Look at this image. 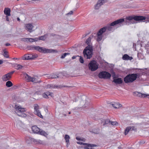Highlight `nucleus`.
Here are the masks:
<instances>
[{
  "label": "nucleus",
  "instance_id": "f257e3e1",
  "mask_svg": "<svg viewBox=\"0 0 149 149\" xmlns=\"http://www.w3.org/2000/svg\"><path fill=\"white\" fill-rule=\"evenodd\" d=\"M29 50H35L38 51L40 53H48L57 52L56 50L50 49L41 47L38 46L31 45L27 47Z\"/></svg>",
  "mask_w": 149,
  "mask_h": 149
},
{
  "label": "nucleus",
  "instance_id": "f03ea898",
  "mask_svg": "<svg viewBox=\"0 0 149 149\" xmlns=\"http://www.w3.org/2000/svg\"><path fill=\"white\" fill-rule=\"evenodd\" d=\"M139 75L138 73L129 74L124 78V81L126 83H132L135 81L138 77H139Z\"/></svg>",
  "mask_w": 149,
  "mask_h": 149
},
{
  "label": "nucleus",
  "instance_id": "7ed1b4c3",
  "mask_svg": "<svg viewBox=\"0 0 149 149\" xmlns=\"http://www.w3.org/2000/svg\"><path fill=\"white\" fill-rule=\"evenodd\" d=\"M83 53L84 57L87 59L91 58L93 54V47L91 45H88L84 49Z\"/></svg>",
  "mask_w": 149,
  "mask_h": 149
},
{
  "label": "nucleus",
  "instance_id": "20e7f679",
  "mask_svg": "<svg viewBox=\"0 0 149 149\" xmlns=\"http://www.w3.org/2000/svg\"><path fill=\"white\" fill-rule=\"evenodd\" d=\"M141 17H139V16H130L127 17L125 20V24L129 25L131 24H134L135 23V21H140V19H141Z\"/></svg>",
  "mask_w": 149,
  "mask_h": 149
},
{
  "label": "nucleus",
  "instance_id": "39448f33",
  "mask_svg": "<svg viewBox=\"0 0 149 149\" xmlns=\"http://www.w3.org/2000/svg\"><path fill=\"white\" fill-rule=\"evenodd\" d=\"M15 108L16 109L15 112L16 113H18L17 115L18 116L22 117L26 116V114L23 113L26 111L24 108H22L20 106H18L17 105H15Z\"/></svg>",
  "mask_w": 149,
  "mask_h": 149
},
{
  "label": "nucleus",
  "instance_id": "423d86ee",
  "mask_svg": "<svg viewBox=\"0 0 149 149\" xmlns=\"http://www.w3.org/2000/svg\"><path fill=\"white\" fill-rule=\"evenodd\" d=\"M98 64L94 60L90 61L88 64L89 69L92 71H95L98 68Z\"/></svg>",
  "mask_w": 149,
  "mask_h": 149
},
{
  "label": "nucleus",
  "instance_id": "0eeeda50",
  "mask_svg": "<svg viewBox=\"0 0 149 149\" xmlns=\"http://www.w3.org/2000/svg\"><path fill=\"white\" fill-rule=\"evenodd\" d=\"M32 131L35 133H37L44 136L47 135V134L44 131L42 130L37 127L36 126H33L32 127Z\"/></svg>",
  "mask_w": 149,
  "mask_h": 149
},
{
  "label": "nucleus",
  "instance_id": "6e6552de",
  "mask_svg": "<svg viewBox=\"0 0 149 149\" xmlns=\"http://www.w3.org/2000/svg\"><path fill=\"white\" fill-rule=\"evenodd\" d=\"M98 76L101 79H109L111 77V74L110 73L106 71H102L99 73Z\"/></svg>",
  "mask_w": 149,
  "mask_h": 149
},
{
  "label": "nucleus",
  "instance_id": "1a4fd4ad",
  "mask_svg": "<svg viewBox=\"0 0 149 149\" xmlns=\"http://www.w3.org/2000/svg\"><path fill=\"white\" fill-rule=\"evenodd\" d=\"M24 76L28 81H31L35 83H39L41 82V80L37 81L36 78L34 77H32L26 73H25L24 74Z\"/></svg>",
  "mask_w": 149,
  "mask_h": 149
},
{
  "label": "nucleus",
  "instance_id": "9d476101",
  "mask_svg": "<svg viewBox=\"0 0 149 149\" xmlns=\"http://www.w3.org/2000/svg\"><path fill=\"white\" fill-rule=\"evenodd\" d=\"M125 21L124 18H121L119 19H117L114 21L113 22L111 23V26H115L117 24H118L120 26H121L123 25L122 23Z\"/></svg>",
  "mask_w": 149,
  "mask_h": 149
},
{
  "label": "nucleus",
  "instance_id": "9b49d317",
  "mask_svg": "<svg viewBox=\"0 0 149 149\" xmlns=\"http://www.w3.org/2000/svg\"><path fill=\"white\" fill-rule=\"evenodd\" d=\"M108 0H98L97 3L95 6V9H98L101 6L107 2Z\"/></svg>",
  "mask_w": 149,
  "mask_h": 149
},
{
  "label": "nucleus",
  "instance_id": "f8f14e48",
  "mask_svg": "<svg viewBox=\"0 0 149 149\" xmlns=\"http://www.w3.org/2000/svg\"><path fill=\"white\" fill-rule=\"evenodd\" d=\"M113 82H114L116 85L121 84L123 83V80L120 78H116V77L114 74L113 77Z\"/></svg>",
  "mask_w": 149,
  "mask_h": 149
},
{
  "label": "nucleus",
  "instance_id": "ddd939ff",
  "mask_svg": "<svg viewBox=\"0 0 149 149\" xmlns=\"http://www.w3.org/2000/svg\"><path fill=\"white\" fill-rule=\"evenodd\" d=\"M36 57V56L34 55H33L32 54H27L24 55V59L31 60L33 59Z\"/></svg>",
  "mask_w": 149,
  "mask_h": 149
},
{
  "label": "nucleus",
  "instance_id": "4468645a",
  "mask_svg": "<svg viewBox=\"0 0 149 149\" xmlns=\"http://www.w3.org/2000/svg\"><path fill=\"white\" fill-rule=\"evenodd\" d=\"M26 29L28 31L31 32L33 31L32 29L33 27V26L31 24H27L25 25Z\"/></svg>",
  "mask_w": 149,
  "mask_h": 149
},
{
  "label": "nucleus",
  "instance_id": "2eb2a0df",
  "mask_svg": "<svg viewBox=\"0 0 149 149\" xmlns=\"http://www.w3.org/2000/svg\"><path fill=\"white\" fill-rule=\"evenodd\" d=\"M135 93L139 97H148V98H149V95L142 94L137 92H135Z\"/></svg>",
  "mask_w": 149,
  "mask_h": 149
},
{
  "label": "nucleus",
  "instance_id": "dca6fc26",
  "mask_svg": "<svg viewBox=\"0 0 149 149\" xmlns=\"http://www.w3.org/2000/svg\"><path fill=\"white\" fill-rule=\"evenodd\" d=\"M11 78L10 76L8 73L3 75L2 77V79L3 81H6L9 80Z\"/></svg>",
  "mask_w": 149,
  "mask_h": 149
},
{
  "label": "nucleus",
  "instance_id": "f3484780",
  "mask_svg": "<svg viewBox=\"0 0 149 149\" xmlns=\"http://www.w3.org/2000/svg\"><path fill=\"white\" fill-rule=\"evenodd\" d=\"M122 58L125 60H131L133 59V57L132 56H130L127 54H124Z\"/></svg>",
  "mask_w": 149,
  "mask_h": 149
},
{
  "label": "nucleus",
  "instance_id": "a211bd4d",
  "mask_svg": "<svg viewBox=\"0 0 149 149\" xmlns=\"http://www.w3.org/2000/svg\"><path fill=\"white\" fill-rule=\"evenodd\" d=\"M10 9L8 8H5L4 10V13L6 15H10Z\"/></svg>",
  "mask_w": 149,
  "mask_h": 149
},
{
  "label": "nucleus",
  "instance_id": "6ab92c4d",
  "mask_svg": "<svg viewBox=\"0 0 149 149\" xmlns=\"http://www.w3.org/2000/svg\"><path fill=\"white\" fill-rule=\"evenodd\" d=\"M111 105L115 108L118 109L122 106L121 104L119 103H114L111 104Z\"/></svg>",
  "mask_w": 149,
  "mask_h": 149
},
{
  "label": "nucleus",
  "instance_id": "aec40b11",
  "mask_svg": "<svg viewBox=\"0 0 149 149\" xmlns=\"http://www.w3.org/2000/svg\"><path fill=\"white\" fill-rule=\"evenodd\" d=\"M111 26V24L105 27H103L104 28H105V31L106 30H107L109 31H113V28L112 26Z\"/></svg>",
  "mask_w": 149,
  "mask_h": 149
},
{
  "label": "nucleus",
  "instance_id": "412c9836",
  "mask_svg": "<svg viewBox=\"0 0 149 149\" xmlns=\"http://www.w3.org/2000/svg\"><path fill=\"white\" fill-rule=\"evenodd\" d=\"M105 31V28H102L101 29L98 31L97 35H102V34Z\"/></svg>",
  "mask_w": 149,
  "mask_h": 149
},
{
  "label": "nucleus",
  "instance_id": "4be33fe9",
  "mask_svg": "<svg viewBox=\"0 0 149 149\" xmlns=\"http://www.w3.org/2000/svg\"><path fill=\"white\" fill-rule=\"evenodd\" d=\"M70 138L69 136L67 135V134H65V141L67 143V147H68V143H69V139Z\"/></svg>",
  "mask_w": 149,
  "mask_h": 149
},
{
  "label": "nucleus",
  "instance_id": "5701e85b",
  "mask_svg": "<svg viewBox=\"0 0 149 149\" xmlns=\"http://www.w3.org/2000/svg\"><path fill=\"white\" fill-rule=\"evenodd\" d=\"M50 78L52 79H56L57 78H58L59 76L58 75L54 73H53L51 74L50 75Z\"/></svg>",
  "mask_w": 149,
  "mask_h": 149
},
{
  "label": "nucleus",
  "instance_id": "b1692460",
  "mask_svg": "<svg viewBox=\"0 0 149 149\" xmlns=\"http://www.w3.org/2000/svg\"><path fill=\"white\" fill-rule=\"evenodd\" d=\"M34 113L36 115L38 116V117H40V118H43V116L42 115L41 113H40V111L39 110L38 111H37L34 112Z\"/></svg>",
  "mask_w": 149,
  "mask_h": 149
},
{
  "label": "nucleus",
  "instance_id": "393cba45",
  "mask_svg": "<svg viewBox=\"0 0 149 149\" xmlns=\"http://www.w3.org/2000/svg\"><path fill=\"white\" fill-rule=\"evenodd\" d=\"M34 113L37 111H38L39 110V106L37 104H35L34 106Z\"/></svg>",
  "mask_w": 149,
  "mask_h": 149
},
{
  "label": "nucleus",
  "instance_id": "a878e982",
  "mask_svg": "<svg viewBox=\"0 0 149 149\" xmlns=\"http://www.w3.org/2000/svg\"><path fill=\"white\" fill-rule=\"evenodd\" d=\"M139 17H141V19H140V21L145 20L146 19L149 20V15H147L146 16H139Z\"/></svg>",
  "mask_w": 149,
  "mask_h": 149
},
{
  "label": "nucleus",
  "instance_id": "bb28decb",
  "mask_svg": "<svg viewBox=\"0 0 149 149\" xmlns=\"http://www.w3.org/2000/svg\"><path fill=\"white\" fill-rule=\"evenodd\" d=\"M15 68L17 70L20 69L22 68L23 66L21 65L16 64L15 65Z\"/></svg>",
  "mask_w": 149,
  "mask_h": 149
},
{
  "label": "nucleus",
  "instance_id": "cd10ccee",
  "mask_svg": "<svg viewBox=\"0 0 149 149\" xmlns=\"http://www.w3.org/2000/svg\"><path fill=\"white\" fill-rule=\"evenodd\" d=\"M13 85L12 82L10 81H8L6 82V85L7 87H10L12 86Z\"/></svg>",
  "mask_w": 149,
  "mask_h": 149
},
{
  "label": "nucleus",
  "instance_id": "c85d7f7f",
  "mask_svg": "<svg viewBox=\"0 0 149 149\" xmlns=\"http://www.w3.org/2000/svg\"><path fill=\"white\" fill-rule=\"evenodd\" d=\"M131 130V128L130 127H127L125 130V134L126 135Z\"/></svg>",
  "mask_w": 149,
  "mask_h": 149
},
{
  "label": "nucleus",
  "instance_id": "c756f323",
  "mask_svg": "<svg viewBox=\"0 0 149 149\" xmlns=\"http://www.w3.org/2000/svg\"><path fill=\"white\" fill-rule=\"evenodd\" d=\"M91 37H89L86 40V43L87 44V45H90V43L91 41Z\"/></svg>",
  "mask_w": 149,
  "mask_h": 149
},
{
  "label": "nucleus",
  "instance_id": "7c9ffc66",
  "mask_svg": "<svg viewBox=\"0 0 149 149\" xmlns=\"http://www.w3.org/2000/svg\"><path fill=\"white\" fill-rule=\"evenodd\" d=\"M46 38L45 37V35L41 36L38 37V40H44Z\"/></svg>",
  "mask_w": 149,
  "mask_h": 149
},
{
  "label": "nucleus",
  "instance_id": "2f4dec72",
  "mask_svg": "<svg viewBox=\"0 0 149 149\" xmlns=\"http://www.w3.org/2000/svg\"><path fill=\"white\" fill-rule=\"evenodd\" d=\"M111 121L109 119H106L105 120L104 123V125L105 124H110Z\"/></svg>",
  "mask_w": 149,
  "mask_h": 149
},
{
  "label": "nucleus",
  "instance_id": "473e14b6",
  "mask_svg": "<svg viewBox=\"0 0 149 149\" xmlns=\"http://www.w3.org/2000/svg\"><path fill=\"white\" fill-rule=\"evenodd\" d=\"M97 40L98 41H100L102 38V35H97Z\"/></svg>",
  "mask_w": 149,
  "mask_h": 149
},
{
  "label": "nucleus",
  "instance_id": "72a5a7b5",
  "mask_svg": "<svg viewBox=\"0 0 149 149\" xmlns=\"http://www.w3.org/2000/svg\"><path fill=\"white\" fill-rule=\"evenodd\" d=\"M8 52L7 51H4V54L3 56H4L6 58H8L9 56L8 55Z\"/></svg>",
  "mask_w": 149,
  "mask_h": 149
},
{
  "label": "nucleus",
  "instance_id": "f704fd0d",
  "mask_svg": "<svg viewBox=\"0 0 149 149\" xmlns=\"http://www.w3.org/2000/svg\"><path fill=\"white\" fill-rule=\"evenodd\" d=\"M45 87L46 88H53V86H52L51 84H48L46 85Z\"/></svg>",
  "mask_w": 149,
  "mask_h": 149
},
{
  "label": "nucleus",
  "instance_id": "c9c22d12",
  "mask_svg": "<svg viewBox=\"0 0 149 149\" xmlns=\"http://www.w3.org/2000/svg\"><path fill=\"white\" fill-rule=\"evenodd\" d=\"M110 124L113 125H116L118 124V123L116 121H111Z\"/></svg>",
  "mask_w": 149,
  "mask_h": 149
},
{
  "label": "nucleus",
  "instance_id": "e433bc0d",
  "mask_svg": "<svg viewBox=\"0 0 149 149\" xmlns=\"http://www.w3.org/2000/svg\"><path fill=\"white\" fill-rule=\"evenodd\" d=\"M42 97L45 98H48L49 97H47V94L45 92L43 93L42 94Z\"/></svg>",
  "mask_w": 149,
  "mask_h": 149
},
{
  "label": "nucleus",
  "instance_id": "4c0bfd02",
  "mask_svg": "<svg viewBox=\"0 0 149 149\" xmlns=\"http://www.w3.org/2000/svg\"><path fill=\"white\" fill-rule=\"evenodd\" d=\"M79 61L81 63H83L84 62V61L83 59V58L81 56H80V58L79 59Z\"/></svg>",
  "mask_w": 149,
  "mask_h": 149
},
{
  "label": "nucleus",
  "instance_id": "58836bf2",
  "mask_svg": "<svg viewBox=\"0 0 149 149\" xmlns=\"http://www.w3.org/2000/svg\"><path fill=\"white\" fill-rule=\"evenodd\" d=\"M28 41L31 42H33L35 41L34 39L32 38H28Z\"/></svg>",
  "mask_w": 149,
  "mask_h": 149
},
{
  "label": "nucleus",
  "instance_id": "ea45409f",
  "mask_svg": "<svg viewBox=\"0 0 149 149\" xmlns=\"http://www.w3.org/2000/svg\"><path fill=\"white\" fill-rule=\"evenodd\" d=\"M130 128H131V130L130 131H132V130H136V128L133 126H130Z\"/></svg>",
  "mask_w": 149,
  "mask_h": 149
},
{
  "label": "nucleus",
  "instance_id": "a19ab883",
  "mask_svg": "<svg viewBox=\"0 0 149 149\" xmlns=\"http://www.w3.org/2000/svg\"><path fill=\"white\" fill-rule=\"evenodd\" d=\"M45 92L47 94V97H48L49 95L51 96V94H52V93H51L49 91H47Z\"/></svg>",
  "mask_w": 149,
  "mask_h": 149
},
{
  "label": "nucleus",
  "instance_id": "79ce46f5",
  "mask_svg": "<svg viewBox=\"0 0 149 149\" xmlns=\"http://www.w3.org/2000/svg\"><path fill=\"white\" fill-rule=\"evenodd\" d=\"M28 38H23L21 39V40L24 41H28Z\"/></svg>",
  "mask_w": 149,
  "mask_h": 149
},
{
  "label": "nucleus",
  "instance_id": "37998d69",
  "mask_svg": "<svg viewBox=\"0 0 149 149\" xmlns=\"http://www.w3.org/2000/svg\"><path fill=\"white\" fill-rule=\"evenodd\" d=\"M66 56V53H64L63 54L62 56L61 57V58H65V56Z\"/></svg>",
  "mask_w": 149,
  "mask_h": 149
},
{
  "label": "nucleus",
  "instance_id": "c03bdc74",
  "mask_svg": "<svg viewBox=\"0 0 149 149\" xmlns=\"http://www.w3.org/2000/svg\"><path fill=\"white\" fill-rule=\"evenodd\" d=\"M14 72H15L14 71H12L8 73V74H9V75L11 77V75Z\"/></svg>",
  "mask_w": 149,
  "mask_h": 149
},
{
  "label": "nucleus",
  "instance_id": "a18cd8bd",
  "mask_svg": "<svg viewBox=\"0 0 149 149\" xmlns=\"http://www.w3.org/2000/svg\"><path fill=\"white\" fill-rule=\"evenodd\" d=\"M77 144H81V145L83 144L84 145H85V144L86 145H87V143H83L81 142H77Z\"/></svg>",
  "mask_w": 149,
  "mask_h": 149
},
{
  "label": "nucleus",
  "instance_id": "49530a36",
  "mask_svg": "<svg viewBox=\"0 0 149 149\" xmlns=\"http://www.w3.org/2000/svg\"><path fill=\"white\" fill-rule=\"evenodd\" d=\"M73 13V11L72 10L70 12L67 14V15H70L72 14Z\"/></svg>",
  "mask_w": 149,
  "mask_h": 149
},
{
  "label": "nucleus",
  "instance_id": "de8ad7c7",
  "mask_svg": "<svg viewBox=\"0 0 149 149\" xmlns=\"http://www.w3.org/2000/svg\"><path fill=\"white\" fill-rule=\"evenodd\" d=\"M10 15H6V20L8 21H9V18H8V16H10Z\"/></svg>",
  "mask_w": 149,
  "mask_h": 149
},
{
  "label": "nucleus",
  "instance_id": "09e8293b",
  "mask_svg": "<svg viewBox=\"0 0 149 149\" xmlns=\"http://www.w3.org/2000/svg\"><path fill=\"white\" fill-rule=\"evenodd\" d=\"M77 57H79V56H73L72 57V59H75Z\"/></svg>",
  "mask_w": 149,
  "mask_h": 149
},
{
  "label": "nucleus",
  "instance_id": "8fccbe9b",
  "mask_svg": "<svg viewBox=\"0 0 149 149\" xmlns=\"http://www.w3.org/2000/svg\"><path fill=\"white\" fill-rule=\"evenodd\" d=\"M76 139L77 140H78V141H82V140L81 139L79 138L78 137H77L76 138Z\"/></svg>",
  "mask_w": 149,
  "mask_h": 149
},
{
  "label": "nucleus",
  "instance_id": "3c124183",
  "mask_svg": "<svg viewBox=\"0 0 149 149\" xmlns=\"http://www.w3.org/2000/svg\"><path fill=\"white\" fill-rule=\"evenodd\" d=\"M10 45V44L9 43H7L6 44H5V45L6 46H9V45Z\"/></svg>",
  "mask_w": 149,
  "mask_h": 149
},
{
  "label": "nucleus",
  "instance_id": "603ef678",
  "mask_svg": "<svg viewBox=\"0 0 149 149\" xmlns=\"http://www.w3.org/2000/svg\"><path fill=\"white\" fill-rule=\"evenodd\" d=\"M48 75L47 77L49 79H50V75H49V74H44L45 75Z\"/></svg>",
  "mask_w": 149,
  "mask_h": 149
},
{
  "label": "nucleus",
  "instance_id": "864d4df0",
  "mask_svg": "<svg viewBox=\"0 0 149 149\" xmlns=\"http://www.w3.org/2000/svg\"><path fill=\"white\" fill-rule=\"evenodd\" d=\"M3 62L1 60H0V65L2 64L3 63Z\"/></svg>",
  "mask_w": 149,
  "mask_h": 149
},
{
  "label": "nucleus",
  "instance_id": "5fc2aeb1",
  "mask_svg": "<svg viewBox=\"0 0 149 149\" xmlns=\"http://www.w3.org/2000/svg\"><path fill=\"white\" fill-rule=\"evenodd\" d=\"M35 39H35V42H36L37 41V40L38 39V38H35Z\"/></svg>",
  "mask_w": 149,
  "mask_h": 149
},
{
  "label": "nucleus",
  "instance_id": "6e6d98bb",
  "mask_svg": "<svg viewBox=\"0 0 149 149\" xmlns=\"http://www.w3.org/2000/svg\"><path fill=\"white\" fill-rule=\"evenodd\" d=\"M17 20H18V21H20V19L19 18V17H17Z\"/></svg>",
  "mask_w": 149,
  "mask_h": 149
},
{
  "label": "nucleus",
  "instance_id": "4d7b16f0",
  "mask_svg": "<svg viewBox=\"0 0 149 149\" xmlns=\"http://www.w3.org/2000/svg\"><path fill=\"white\" fill-rule=\"evenodd\" d=\"M66 55H68L70 54L69 53H66Z\"/></svg>",
  "mask_w": 149,
  "mask_h": 149
},
{
  "label": "nucleus",
  "instance_id": "13d9d810",
  "mask_svg": "<svg viewBox=\"0 0 149 149\" xmlns=\"http://www.w3.org/2000/svg\"><path fill=\"white\" fill-rule=\"evenodd\" d=\"M63 115L65 116H66V115L65 114H64Z\"/></svg>",
  "mask_w": 149,
  "mask_h": 149
},
{
  "label": "nucleus",
  "instance_id": "bf43d9fd",
  "mask_svg": "<svg viewBox=\"0 0 149 149\" xmlns=\"http://www.w3.org/2000/svg\"><path fill=\"white\" fill-rule=\"evenodd\" d=\"M84 105H85V107H86V103Z\"/></svg>",
  "mask_w": 149,
  "mask_h": 149
},
{
  "label": "nucleus",
  "instance_id": "052dcab7",
  "mask_svg": "<svg viewBox=\"0 0 149 149\" xmlns=\"http://www.w3.org/2000/svg\"><path fill=\"white\" fill-rule=\"evenodd\" d=\"M118 148L119 149H120V147H118Z\"/></svg>",
  "mask_w": 149,
  "mask_h": 149
},
{
  "label": "nucleus",
  "instance_id": "680f3d73",
  "mask_svg": "<svg viewBox=\"0 0 149 149\" xmlns=\"http://www.w3.org/2000/svg\"><path fill=\"white\" fill-rule=\"evenodd\" d=\"M70 113H71V112H69L68 113V114H70Z\"/></svg>",
  "mask_w": 149,
  "mask_h": 149
},
{
  "label": "nucleus",
  "instance_id": "e2e57ef3",
  "mask_svg": "<svg viewBox=\"0 0 149 149\" xmlns=\"http://www.w3.org/2000/svg\"><path fill=\"white\" fill-rule=\"evenodd\" d=\"M148 22H149V21H148Z\"/></svg>",
  "mask_w": 149,
  "mask_h": 149
}]
</instances>
